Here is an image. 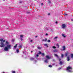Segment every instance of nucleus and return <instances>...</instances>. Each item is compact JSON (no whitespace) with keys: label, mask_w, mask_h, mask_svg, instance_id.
Listing matches in <instances>:
<instances>
[{"label":"nucleus","mask_w":73,"mask_h":73,"mask_svg":"<svg viewBox=\"0 0 73 73\" xmlns=\"http://www.w3.org/2000/svg\"><path fill=\"white\" fill-rule=\"evenodd\" d=\"M0 41H1L0 44L1 45H0V47H3L5 46V44H4V42H5V40H3V39H0Z\"/></svg>","instance_id":"nucleus-1"},{"label":"nucleus","mask_w":73,"mask_h":73,"mask_svg":"<svg viewBox=\"0 0 73 73\" xmlns=\"http://www.w3.org/2000/svg\"><path fill=\"white\" fill-rule=\"evenodd\" d=\"M55 57H56L57 58H58V59L59 60V61H60V63L59 64L60 65H61L62 64V61H61V58H59V57H58V55H57V54H55Z\"/></svg>","instance_id":"nucleus-2"},{"label":"nucleus","mask_w":73,"mask_h":73,"mask_svg":"<svg viewBox=\"0 0 73 73\" xmlns=\"http://www.w3.org/2000/svg\"><path fill=\"white\" fill-rule=\"evenodd\" d=\"M67 70L69 72H72V68L70 67H67Z\"/></svg>","instance_id":"nucleus-3"},{"label":"nucleus","mask_w":73,"mask_h":73,"mask_svg":"<svg viewBox=\"0 0 73 73\" xmlns=\"http://www.w3.org/2000/svg\"><path fill=\"white\" fill-rule=\"evenodd\" d=\"M12 47V46L11 45L8 44L7 45L6 47L8 48V49H11V47Z\"/></svg>","instance_id":"nucleus-4"},{"label":"nucleus","mask_w":73,"mask_h":73,"mask_svg":"<svg viewBox=\"0 0 73 73\" xmlns=\"http://www.w3.org/2000/svg\"><path fill=\"white\" fill-rule=\"evenodd\" d=\"M66 26L65 24H62V28L63 29L65 28H66Z\"/></svg>","instance_id":"nucleus-5"},{"label":"nucleus","mask_w":73,"mask_h":73,"mask_svg":"<svg viewBox=\"0 0 73 73\" xmlns=\"http://www.w3.org/2000/svg\"><path fill=\"white\" fill-rule=\"evenodd\" d=\"M9 49L7 46L5 47V48H4V50L5 51H8Z\"/></svg>","instance_id":"nucleus-6"},{"label":"nucleus","mask_w":73,"mask_h":73,"mask_svg":"<svg viewBox=\"0 0 73 73\" xmlns=\"http://www.w3.org/2000/svg\"><path fill=\"white\" fill-rule=\"evenodd\" d=\"M69 53L68 52H67L65 53L64 56H65V57H67V56H68V55H69Z\"/></svg>","instance_id":"nucleus-7"},{"label":"nucleus","mask_w":73,"mask_h":73,"mask_svg":"<svg viewBox=\"0 0 73 73\" xmlns=\"http://www.w3.org/2000/svg\"><path fill=\"white\" fill-rule=\"evenodd\" d=\"M20 38H21V41H22L23 40V35H20Z\"/></svg>","instance_id":"nucleus-8"},{"label":"nucleus","mask_w":73,"mask_h":73,"mask_svg":"<svg viewBox=\"0 0 73 73\" xmlns=\"http://www.w3.org/2000/svg\"><path fill=\"white\" fill-rule=\"evenodd\" d=\"M17 44H15V45L14 46V49H16V48H17Z\"/></svg>","instance_id":"nucleus-9"},{"label":"nucleus","mask_w":73,"mask_h":73,"mask_svg":"<svg viewBox=\"0 0 73 73\" xmlns=\"http://www.w3.org/2000/svg\"><path fill=\"white\" fill-rule=\"evenodd\" d=\"M34 59H35L31 57L30 58V60L31 61H33V60H34Z\"/></svg>","instance_id":"nucleus-10"},{"label":"nucleus","mask_w":73,"mask_h":73,"mask_svg":"<svg viewBox=\"0 0 73 73\" xmlns=\"http://www.w3.org/2000/svg\"><path fill=\"white\" fill-rule=\"evenodd\" d=\"M47 41V39L46 38H45L44 39H43L42 40V41H45V42H46Z\"/></svg>","instance_id":"nucleus-11"},{"label":"nucleus","mask_w":73,"mask_h":73,"mask_svg":"<svg viewBox=\"0 0 73 73\" xmlns=\"http://www.w3.org/2000/svg\"><path fill=\"white\" fill-rule=\"evenodd\" d=\"M46 58H47V59H50V57L49 56L47 55L46 56Z\"/></svg>","instance_id":"nucleus-12"},{"label":"nucleus","mask_w":73,"mask_h":73,"mask_svg":"<svg viewBox=\"0 0 73 73\" xmlns=\"http://www.w3.org/2000/svg\"><path fill=\"white\" fill-rule=\"evenodd\" d=\"M44 46H46L47 48L48 47V44H44Z\"/></svg>","instance_id":"nucleus-13"},{"label":"nucleus","mask_w":73,"mask_h":73,"mask_svg":"<svg viewBox=\"0 0 73 73\" xmlns=\"http://www.w3.org/2000/svg\"><path fill=\"white\" fill-rule=\"evenodd\" d=\"M56 47H57L58 48H59V45L58 44V43H57L56 44Z\"/></svg>","instance_id":"nucleus-14"},{"label":"nucleus","mask_w":73,"mask_h":73,"mask_svg":"<svg viewBox=\"0 0 73 73\" xmlns=\"http://www.w3.org/2000/svg\"><path fill=\"white\" fill-rule=\"evenodd\" d=\"M67 60L68 61H69V60H70V58H69V57H67Z\"/></svg>","instance_id":"nucleus-15"},{"label":"nucleus","mask_w":73,"mask_h":73,"mask_svg":"<svg viewBox=\"0 0 73 73\" xmlns=\"http://www.w3.org/2000/svg\"><path fill=\"white\" fill-rule=\"evenodd\" d=\"M62 36L63 37L65 38L66 37V36L65 35H64V34H62Z\"/></svg>","instance_id":"nucleus-16"},{"label":"nucleus","mask_w":73,"mask_h":73,"mask_svg":"<svg viewBox=\"0 0 73 73\" xmlns=\"http://www.w3.org/2000/svg\"><path fill=\"white\" fill-rule=\"evenodd\" d=\"M62 48H63V50H65V46H63Z\"/></svg>","instance_id":"nucleus-17"},{"label":"nucleus","mask_w":73,"mask_h":73,"mask_svg":"<svg viewBox=\"0 0 73 73\" xmlns=\"http://www.w3.org/2000/svg\"><path fill=\"white\" fill-rule=\"evenodd\" d=\"M6 45H9V42H8V41H6Z\"/></svg>","instance_id":"nucleus-18"},{"label":"nucleus","mask_w":73,"mask_h":73,"mask_svg":"<svg viewBox=\"0 0 73 73\" xmlns=\"http://www.w3.org/2000/svg\"><path fill=\"white\" fill-rule=\"evenodd\" d=\"M22 46H23L22 44L20 45L19 46V48H22Z\"/></svg>","instance_id":"nucleus-19"},{"label":"nucleus","mask_w":73,"mask_h":73,"mask_svg":"<svg viewBox=\"0 0 73 73\" xmlns=\"http://www.w3.org/2000/svg\"><path fill=\"white\" fill-rule=\"evenodd\" d=\"M38 49H41V48L40 47V46H38V47H37Z\"/></svg>","instance_id":"nucleus-20"},{"label":"nucleus","mask_w":73,"mask_h":73,"mask_svg":"<svg viewBox=\"0 0 73 73\" xmlns=\"http://www.w3.org/2000/svg\"><path fill=\"white\" fill-rule=\"evenodd\" d=\"M44 62H46V63H48V61L47 60H44Z\"/></svg>","instance_id":"nucleus-21"},{"label":"nucleus","mask_w":73,"mask_h":73,"mask_svg":"<svg viewBox=\"0 0 73 73\" xmlns=\"http://www.w3.org/2000/svg\"><path fill=\"white\" fill-rule=\"evenodd\" d=\"M61 58H63L64 57V54H62L61 55Z\"/></svg>","instance_id":"nucleus-22"},{"label":"nucleus","mask_w":73,"mask_h":73,"mask_svg":"<svg viewBox=\"0 0 73 73\" xmlns=\"http://www.w3.org/2000/svg\"><path fill=\"white\" fill-rule=\"evenodd\" d=\"M16 52L17 53H18L19 52V49H17L16 50Z\"/></svg>","instance_id":"nucleus-23"},{"label":"nucleus","mask_w":73,"mask_h":73,"mask_svg":"<svg viewBox=\"0 0 73 73\" xmlns=\"http://www.w3.org/2000/svg\"><path fill=\"white\" fill-rule=\"evenodd\" d=\"M71 58H73V54H71Z\"/></svg>","instance_id":"nucleus-24"},{"label":"nucleus","mask_w":73,"mask_h":73,"mask_svg":"<svg viewBox=\"0 0 73 73\" xmlns=\"http://www.w3.org/2000/svg\"><path fill=\"white\" fill-rule=\"evenodd\" d=\"M48 67H50V68H52V66L51 65H50L48 66Z\"/></svg>","instance_id":"nucleus-25"},{"label":"nucleus","mask_w":73,"mask_h":73,"mask_svg":"<svg viewBox=\"0 0 73 73\" xmlns=\"http://www.w3.org/2000/svg\"><path fill=\"white\" fill-rule=\"evenodd\" d=\"M12 73H15V71H12Z\"/></svg>","instance_id":"nucleus-26"},{"label":"nucleus","mask_w":73,"mask_h":73,"mask_svg":"<svg viewBox=\"0 0 73 73\" xmlns=\"http://www.w3.org/2000/svg\"><path fill=\"white\" fill-rule=\"evenodd\" d=\"M58 52V50H57V49H55V52Z\"/></svg>","instance_id":"nucleus-27"},{"label":"nucleus","mask_w":73,"mask_h":73,"mask_svg":"<svg viewBox=\"0 0 73 73\" xmlns=\"http://www.w3.org/2000/svg\"><path fill=\"white\" fill-rule=\"evenodd\" d=\"M58 22H57V21L55 22L56 24H58Z\"/></svg>","instance_id":"nucleus-28"},{"label":"nucleus","mask_w":73,"mask_h":73,"mask_svg":"<svg viewBox=\"0 0 73 73\" xmlns=\"http://www.w3.org/2000/svg\"><path fill=\"white\" fill-rule=\"evenodd\" d=\"M58 38V36H56L55 37V41H56V38Z\"/></svg>","instance_id":"nucleus-29"},{"label":"nucleus","mask_w":73,"mask_h":73,"mask_svg":"<svg viewBox=\"0 0 73 73\" xmlns=\"http://www.w3.org/2000/svg\"><path fill=\"white\" fill-rule=\"evenodd\" d=\"M14 41H15V39H12V42H14Z\"/></svg>","instance_id":"nucleus-30"},{"label":"nucleus","mask_w":73,"mask_h":73,"mask_svg":"<svg viewBox=\"0 0 73 73\" xmlns=\"http://www.w3.org/2000/svg\"><path fill=\"white\" fill-rule=\"evenodd\" d=\"M41 54L42 56H44V53H42Z\"/></svg>","instance_id":"nucleus-31"},{"label":"nucleus","mask_w":73,"mask_h":73,"mask_svg":"<svg viewBox=\"0 0 73 73\" xmlns=\"http://www.w3.org/2000/svg\"><path fill=\"white\" fill-rule=\"evenodd\" d=\"M48 42H50V40H48L47 41Z\"/></svg>","instance_id":"nucleus-32"},{"label":"nucleus","mask_w":73,"mask_h":73,"mask_svg":"<svg viewBox=\"0 0 73 73\" xmlns=\"http://www.w3.org/2000/svg\"><path fill=\"white\" fill-rule=\"evenodd\" d=\"M38 56H38V54H36V57H38Z\"/></svg>","instance_id":"nucleus-33"},{"label":"nucleus","mask_w":73,"mask_h":73,"mask_svg":"<svg viewBox=\"0 0 73 73\" xmlns=\"http://www.w3.org/2000/svg\"><path fill=\"white\" fill-rule=\"evenodd\" d=\"M48 3H51V1L49 0H48Z\"/></svg>","instance_id":"nucleus-34"},{"label":"nucleus","mask_w":73,"mask_h":73,"mask_svg":"<svg viewBox=\"0 0 73 73\" xmlns=\"http://www.w3.org/2000/svg\"><path fill=\"white\" fill-rule=\"evenodd\" d=\"M58 70H61V68H59L58 69Z\"/></svg>","instance_id":"nucleus-35"},{"label":"nucleus","mask_w":73,"mask_h":73,"mask_svg":"<svg viewBox=\"0 0 73 73\" xmlns=\"http://www.w3.org/2000/svg\"><path fill=\"white\" fill-rule=\"evenodd\" d=\"M19 3H23V1H20V2H19Z\"/></svg>","instance_id":"nucleus-36"},{"label":"nucleus","mask_w":73,"mask_h":73,"mask_svg":"<svg viewBox=\"0 0 73 73\" xmlns=\"http://www.w3.org/2000/svg\"><path fill=\"white\" fill-rule=\"evenodd\" d=\"M39 54H41V52L40 51L39 52Z\"/></svg>","instance_id":"nucleus-37"},{"label":"nucleus","mask_w":73,"mask_h":73,"mask_svg":"<svg viewBox=\"0 0 73 73\" xmlns=\"http://www.w3.org/2000/svg\"><path fill=\"white\" fill-rule=\"evenodd\" d=\"M52 48L53 49H55V46H52Z\"/></svg>","instance_id":"nucleus-38"},{"label":"nucleus","mask_w":73,"mask_h":73,"mask_svg":"<svg viewBox=\"0 0 73 73\" xmlns=\"http://www.w3.org/2000/svg\"><path fill=\"white\" fill-rule=\"evenodd\" d=\"M41 5H43V3H41L40 4Z\"/></svg>","instance_id":"nucleus-39"},{"label":"nucleus","mask_w":73,"mask_h":73,"mask_svg":"<svg viewBox=\"0 0 73 73\" xmlns=\"http://www.w3.org/2000/svg\"><path fill=\"white\" fill-rule=\"evenodd\" d=\"M48 29L46 28L45 31H48Z\"/></svg>","instance_id":"nucleus-40"},{"label":"nucleus","mask_w":73,"mask_h":73,"mask_svg":"<svg viewBox=\"0 0 73 73\" xmlns=\"http://www.w3.org/2000/svg\"><path fill=\"white\" fill-rule=\"evenodd\" d=\"M53 52H55V50H53Z\"/></svg>","instance_id":"nucleus-41"},{"label":"nucleus","mask_w":73,"mask_h":73,"mask_svg":"<svg viewBox=\"0 0 73 73\" xmlns=\"http://www.w3.org/2000/svg\"><path fill=\"white\" fill-rule=\"evenodd\" d=\"M48 34L47 33H46V34H45V35L46 36H48Z\"/></svg>","instance_id":"nucleus-42"},{"label":"nucleus","mask_w":73,"mask_h":73,"mask_svg":"<svg viewBox=\"0 0 73 73\" xmlns=\"http://www.w3.org/2000/svg\"><path fill=\"white\" fill-rule=\"evenodd\" d=\"M32 41H33V40H30V42H32Z\"/></svg>","instance_id":"nucleus-43"},{"label":"nucleus","mask_w":73,"mask_h":73,"mask_svg":"<svg viewBox=\"0 0 73 73\" xmlns=\"http://www.w3.org/2000/svg\"><path fill=\"white\" fill-rule=\"evenodd\" d=\"M48 15H50V13H48Z\"/></svg>","instance_id":"nucleus-44"},{"label":"nucleus","mask_w":73,"mask_h":73,"mask_svg":"<svg viewBox=\"0 0 73 73\" xmlns=\"http://www.w3.org/2000/svg\"><path fill=\"white\" fill-rule=\"evenodd\" d=\"M71 21H73V19H72Z\"/></svg>","instance_id":"nucleus-45"},{"label":"nucleus","mask_w":73,"mask_h":73,"mask_svg":"<svg viewBox=\"0 0 73 73\" xmlns=\"http://www.w3.org/2000/svg\"><path fill=\"white\" fill-rule=\"evenodd\" d=\"M1 73H5V72H2Z\"/></svg>","instance_id":"nucleus-46"},{"label":"nucleus","mask_w":73,"mask_h":73,"mask_svg":"<svg viewBox=\"0 0 73 73\" xmlns=\"http://www.w3.org/2000/svg\"><path fill=\"white\" fill-rule=\"evenodd\" d=\"M37 37V36H35V37Z\"/></svg>","instance_id":"nucleus-47"},{"label":"nucleus","mask_w":73,"mask_h":73,"mask_svg":"<svg viewBox=\"0 0 73 73\" xmlns=\"http://www.w3.org/2000/svg\"><path fill=\"white\" fill-rule=\"evenodd\" d=\"M33 52V51H31V53H32Z\"/></svg>","instance_id":"nucleus-48"},{"label":"nucleus","mask_w":73,"mask_h":73,"mask_svg":"<svg viewBox=\"0 0 73 73\" xmlns=\"http://www.w3.org/2000/svg\"><path fill=\"white\" fill-rule=\"evenodd\" d=\"M67 15V14H65V15Z\"/></svg>","instance_id":"nucleus-49"},{"label":"nucleus","mask_w":73,"mask_h":73,"mask_svg":"<svg viewBox=\"0 0 73 73\" xmlns=\"http://www.w3.org/2000/svg\"><path fill=\"white\" fill-rule=\"evenodd\" d=\"M3 1H5V0H3Z\"/></svg>","instance_id":"nucleus-50"},{"label":"nucleus","mask_w":73,"mask_h":73,"mask_svg":"<svg viewBox=\"0 0 73 73\" xmlns=\"http://www.w3.org/2000/svg\"><path fill=\"white\" fill-rule=\"evenodd\" d=\"M54 56H55V54H54Z\"/></svg>","instance_id":"nucleus-51"},{"label":"nucleus","mask_w":73,"mask_h":73,"mask_svg":"<svg viewBox=\"0 0 73 73\" xmlns=\"http://www.w3.org/2000/svg\"><path fill=\"white\" fill-rule=\"evenodd\" d=\"M56 47H55V49H56Z\"/></svg>","instance_id":"nucleus-52"},{"label":"nucleus","mask_w":73,"mask_h":73,"mask_svg":"<svg viewBox=\"0 0 73 73\" xmlns=\"http://www.w3.org/2000/svg\"><path fill=\"white\" fill-rule=\"evenodd\" d=\"M54 39H55V38H54Z\"/></svg>","instance_id":"nucleus-53"},{"label":"nucleus","mask_w":73,"mask_h":73,"mask_svg":"<svg viewBox=\"0 0 73 73\" xmlns=\"http://www.w3.org/2000/svg\"><path fill=\"white\" fill-rule=\"evenodd\" d=\"M35 0V1H36V0Z\"/></svg>","instance_id":"nucleus-54"},{"label":"nucleus","mask_w":73,"mask_h":73,"mask_svg":"<svg viewBox=\"0 0 73 73\" xmlns=\"http://www.w3.org/2000/svg\"><path fill=\"white\" fill-rule=\"evenodd\" d=\"M57 15V14H56V15Z\"/></svg>","instance_id":"nucleus-55"},{"label":"nucleus","mask_w":73,"mask_h":73,"mask_svg":"<svg viewBox=\"0 0 73 73\" xmlns=\"http://www.w3.org/2000/svg\"><path fill=\"white\" fill-rule=\"evenodd\" d=\"M35 62H36V61H35Z\"/></svg>","instance_id":"nucleus-56"}]
</instances>
